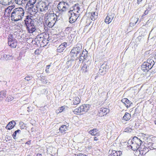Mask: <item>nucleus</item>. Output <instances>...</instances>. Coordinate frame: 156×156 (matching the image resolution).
Masks as SVG:
<instances>
[{
	"label": "nucleus",
	"instance_id": "nucleus-25",
	"mask_svg": "<svg viewBox=\"0 0 156 156\" xmlns=\"http://www.w3.org/2000/svg\"><path fill=\"white\" fill-rule=\"evenodd\" d=\"M59 129L61 133L64 134L67 129L66 126L65 125H62L61 126Z\"/></svg>",
	"mask_w": 156,
	"mask_h": 156
},
{
	"label": "nucleus",
	"instance_id": "nucleus-30",
	"mask_svg": "<svg viewBox=\"0 0 156 156\" xmlns=\"http://www.w3.org/2000/svg\"><path fill=\"white\" fill-rule=\"evenodd\" d=\"M85 51H84V50H82V52L80 53V55L83 57L84 58H86L87 57V51L85 50Z\"/></svg>",
	"mask_w": 156,
	"mask_h": 156
},
{
	"label": "nucleus",
	"instance_id": "nucleus-10",
	"mask_svg": "<svg viewBox=\"0 0 156 156\" xmlns=\"http://www.w3.org/2000/svg\"><path fill=\"white\" fill-rule=\"evenodd\" d=\"M109 110L105 108H101L98 111V115L99 116H102L106 115L109 112Z\"/></svg>",
	"mask_w": 156,
	"mask_h": 156
},
{
	"label": "nucleus",
	"instance_id": "nucleus-42",
	"mask_svg": "<svg viewBox=\"0 0 156 156\" xmlns=\"http://www.w3.org/2000/svg\"><path fill=\"white\" fill-rule=\"evenodd\" d=\"M76 58L75 59V60L76 61L77 60L79 59V61H81L83 59H86V58H83V57H82L81 56H80L79 55V57H77H77H76Z\"/></svg>",
	"mask_w": 156,
	"mask_h": 156
},
{
	"label": "nucleus",
	"instance_id": "nucleus-44",
	"mask_svg": "<svg viewBox=\"0 0 156 156\" xmlns=\"http://www.w3.org/2000/svg\"><path fill=\"white\" fill-rule=\"evenodd\" d=\"M150 145V146H148V147L150 150H153L155 149V147L151 146V145Z\"/></svg>",
	"mask_w": 156,
	"mask_h": 156
},
{
	"label": "nucleus",
	"instance_id": "nucleus-24",
	"mask_svg": "<svg viewBox=\"0 0 156 156\" xmlns=\"http://www.w3.org/2000/svg\"><path fill=\"white\" fill-rule=\"evenodd\" d=\"M73 112L74 114L77 115H80V114H83V113H82V109H81V106L80 107L74 109Z\"/></svg>",
	"mask_w": 156,
	"mask_h": 156
},
{
	"label": "nucleus",
	"instance_id": "nucleus-48",
	"mask_svg": "<svg viewBox=\"0 0 156 156\" xmlns=\"http://www.w3.org/2000/svg\"><path fill=\"white\" fill-rule=\"evenodd\" d=\"M154 143H152V144L150 143V144H149L148 145H151V146L154 147Z\"/></svg>",
	"mask_w": 156,
	"mask_h": 156
},
{
	"label": "nucleus",
	"instance_id": "nucleus-45",
	"mask_svg": "<svg viewBox=\"0 0 156 156\" xmlns=\"http://www.w3.org/2000/svg\"><path fill=\"white\" fill-rule=\"evenodd\" d=\"M64 108L63 107H62L60 108V109H58L59 111V112H62Z\"/></svg>",
	"mask_w": 156,
	"mask_h": 156
},
{
	"label": "nucleus",
	"instance_id": "nucleus-18",
	"mask_svg": "<svg viewBox=\"0 0 156 156\" xmlns=\"http://www.w3.org/2000/svg\"><path fill=\"white\" fill-rule=\"evenodd\" d=\"M13 57L12 55H3L1 57L0 60H8L12 59H13Z\"/></svg>",
	"mask_w": 156,
	"mask_h": 156
},
{
	"label": "nucleus",
	"instance_id": "nucleus-3",
	"mask_svg": "<svg viewBox=\"0 0 156 156\" xmlns=\"http://www.w3.org/2000/svg\"><path fill=\"white\" fill-rule=\"evenodd\" d=\"M82 46L80 44H76L75 46L73 48L70 52V55L71 58L70 61L67 62V64L71 61H74V58L78 56V55L82 52Z\"/></svg>",
	"mask_w": 156,
	"mask_h": 156
},
{
	"label": "nucleus",
	"instance_id": "nucleus-40",
	"mask_svg": "<svg viewBox=\"0 0 156 156\" xmlns=\"http://www.w3.org/2000/svg\"><path fill=\"white\" fill-rule=\"evenodd\" d=\"M147 62H149V64H150L151 65L152 68L154 64V61L152 59H150V60H148L147 61Z\"/></svg>",
	"mask_w": 156,
	"mask_h": 156
},
{
	"label": "nucleus",
	"instance_id": "nucleus-47",
	"mask_svg": "<svg viewBox=\"0 0 156 156\" xmlns=\"http://www.w3.org/2000/svg\"><path fill=\"white\" fill-rule=\"evenodd\" d=\"M35 130V129L33 127L31 128V132H33Z\"/></svg>",
	"mask_w": 156,
	"mask_h": 156
},
{
	"label": "nucleus",
	"instance_id": "nucleus-14",
	"mask_svg": "<svg viewBox=\"0 0 156 156\" xmlns=\"http://www.w3.org/2000/svg\"><path fill=\"white\" fill-rule=\"evenodd\" d=\"M80 8L78 4H75L70 9L69 11L72 12H73L75 13H79V11H80Z\"/></svg>",
	"mask_w": 156,
	"mask_h": 156
},
{
	"label": "nucleus",
	"instance_id": "nucleus-39",
	"mask_svg": "<svg viewBox=\"0 0 156 156\" xmlns=\"http://www.w3.org/2000/svg\"><path fill=\"white\" fill-rule=\"evenodd\" d=\"M13 98L11 96H9L7 97L6 99V101H10L13 99Z\"/></svg>",
	"mask_w": 156,
	"mask_h": 156
},
{
	"label": "nucleus",
	"instance_id": "nucleus-51",
	"mask_svg": "<svg viewBox=\"0 0 156 156\" xmlns=\"http://www.w3.org/2000/svg\"><path fill=\"white\" fill-rule=\"evenodd\" d=\"M36 156H42V154H37Z\"/></svg>",
	"mask_w": 156,
	"mask_h": 156
},
{
	"label": "nucleus",
	"instance_id": "nucleus-46",
	"mask_svg": "<svg viewBox=\"0 0 156 156\" xmlns=\"http://www.w3.org/2000/svg\"><path fill=\"white\" fill-rule=\"evenodd\" d=\"M142 0H137V3L139 4L140 2H141Z\"/></svg>",
	"mask_w": 156,
	"mask_h": 156
},
{
	"label": "nucleus",
	"instance_id": "nucleus-19",
	"mask_svg": "<svg viewBox=\"0 0 156 156\" xmlns=\"http://www.w3.org/2000/svg\"><path fill=\"white\" fill-rule=\"evenodd\" d=\"M139 18L138 17H133L131 20V22L129 24L130 26H132L135 25L138 21Z\"/></svg>",
	"mask_w": 156,
	"mask_h": 156
},
{
	"label": "nucleus",
	"instance_id": "nucleus-32",
	"mask_svg": "<svg viewBox=\"0 0 156 156\" xmlns=\"http://www.w3.org/2000/svg\"><path fill=\"white\" fill-rule=\"evenodd\" d=\"M131 118V115L128 113L126 112L123 117V119L125 121L129 120Z\"/></svg>",
	"mask_w": 156,
	"mask_h": 156
},
{
	"label": "nucleus",
	"instance_id": "nucleus-28",
	"mask_svg": "<svg viewBox=\"0 0 156 156\" xmlns=\"http://www.w3.org/2000/svg\"><path fill=\"white\" fill-rule=\"evenodd\" d=\"M113 16H107L105 19V22L107 24H109L112 20Z\"/></svg>",
	"mask_w": 156,
	"mask_h": 156
},
{
	"label": "nucleus",
	"instance_id": "nucleus-54",
	"mask_svg": "<svg viewBox=\"0 0 156 156\" xmlns=\"http://www.w3.org/2000/svg\"><path fill=\"white\" fill-rule=\"evenodd\" d=\"M45 71H46V72L47 73L48 72V71H49L48 69H46Z\"/></svg>",
	"mask_w": 156,
	"mask_h": 156
},
{
	"label": "nucleus",
	"instance_id": "nucleus-53",
	"mask_svg": "<svg viewBox=\"0 0 156 156\" xmlns=\"http://www.w3.org/2000/svg\"><path fill=\"white\" fill-rule=\"evenodd\" d=\"M27 108V111L28 112H29L30 110V107H28Z\"/></svg>",
	"mask_w": 156,
	"mask_h": 156
},
{
	"label": "nucleus",
	"instance_id": "nucleus-43",
	"mask_svg": "<svg viewBox=\"0 0 156 156\" xmlns=\"http://www.w3.org/2000/svg\"><path fill=\"white\" fill-rule=\"evenodd\" d=\"M148 11L147 10H146L145 11L144 13L142 15V17L148 14Z\"/></svg>",
	"mask_w": 156,
	"mask_h": 156
},
{
	"label": "nucleus",
	"instance_id": "nucleus-20",
	"mask_svg": "<svg viewBox=\"0 0 156 156\" xmlns=\"http://www.w3.org/2000/svg\"><path fill=\"white\" fill-rule=\"evenodd\" d=\"M122 154L120 151H112L111 154L109 155V156H120Z\"/></svg>",
	"mask_w": 156,
	"mask_h": 156
},
{
	"label": "nucleus",
	"instance_id": "nucleus-27",
	"mask_svg": "<svg viewBox=\"0 0 156 156\" xmlns=\"http://www.w3.org/2000/svg\"><path fill=\"white\" fill-rule=\"evenodd\" d=\"M12 0H0V2L4 5L10 4L12 2Z\"/></svg>",
	"mask_w": 156,
	"mask_h": 156
},
{
	"label": "nucleus",
	"instance_id": "nucleus-1",
	"mask_svg": "<svg viewBox=\"0 0 156 156\" xmlns=\"http://www.w3.org/2000/svg\"><path fill=\"white\" fill-rule=\"evenodd\" d=\"M24 14V11L21 8H16L14 9L11 14V17L12 21H17L21 20Z\"/></svg>",
	"mask_w": 156,
	"mask_h": 156
},
{
	"label": "nucleus",
	"instance_id": "nucleus-55",
	"mask_svg": "<svg viewBox=\"0 0 156 156\" xmlns=\"http://www.w3.org/2000/svg\"><path fill=\"white\" fill-rule=\"evenodd\" d=\"M43 82H45L46 83L47 82H46V80L45 82L44 81H43Z\"/></svg>",
	"mask_w": 156,
	"mask_h": 156
},
{
	"label": "nucleus",
	"instance_id": "nucleus-12",
	"mask_svg": "<svg viewBox=\"0 0 156 156\" xmlns=\"http://www.w3.org/2000/svg\"><path fill=\"white\" fill-rule=\"evenodd\" d=\"M121 101L123 103L125 106L128 108H129L132 104V103L131 101H129L128 99L126 98H124L121 100Z\"/></svg>",
	"mask_w": 156,
	"mask_h": 156
},
{
	"label": "nucleus",
	"instance_id": "nucleus-15",
	"mask_svg": "<svg viewBox=\"0 0 156 156\" xmlns=\"http://www.w3.org/2000/svg\"><path fill=\"white\" fill-rule=\"evenodd\" d=\"M16 123L14 121H12L9 122L5 127L7 129L10 130L13 128L16 125Z\"/></svg>",
	"mask_w": 156,
	"mask_h": 156
},
{
	"label": "nucleus",
	"instance_id": "nucleus-17",
	"mask_svg": "<svg viewBox=\"0 0 156 156\" xmlns=\"http://www.w3.org/2000/svg\"><path fill=\"white\" fill-rule=\"evenodd\" d=\"M27 2L26 7L28 8L34 6V5L36 2V0H28Z\"/></svg>",
	"mask_w": 156,
	"mask_h": 156
},
{
	"label": "nucleus",
	"instance_id": "nucleus-2",
	"mask_svg": "<svg viewBox=\"0 0 156 156\" xmlns=\"http://www.w3.org/2000/svg\"><path fill=\"white\" fill-rule=\"evenodd\" d=\"M32 17L31 16H27L24 20L26 29L30 33H32L36 30V26L34 24V21L31 18Z\"/></svg>",
	"mask_w": 156,
	"mask_h": 156
},
{
	"label": "nucleus",
	"instance_id": "nucleus-35",
	"mask_svg": "<svg viewBox=\"0 0 156 156\" xmlns=\"http://www.w3.org/2000/svg\"><path fill=\"white\" fill-rule=\"evenodd\" d=\"M140 150H143V151L146 154L148 152L149 150H148V148H147V147H146L144 146H140Z\"/></svg>",
	"mask_w": 156,
	"mask_h": 156
},
{
	"label": "nucleus",
	"instance_id": "nucleus-33",
	"mask_svg": "<svg viewBox=\"0 0 156 156\" xmlns=\"http://www.w3.org/2000/svg\"><path fill=\"white\" fill-rule=\"evenodd\" d=\"M98 129H94L91 130L89 131V133L92 135L95 136L97 135Z\"/></svg>",
	"mask_w": 156,
	"mask_h": 156
},
{
	"label": "nucleus",
	"instance_id": "nucleus-60",
	"mask_svg": "<svg viewBox=\"0 0 156 156\" xmlns=\"http://www.w3.org/2000/svg\"><path fill=\"white\" fill-rule=\"evenodd\" d=\"M27 156H31V155H28Z\"/></svg>",
	"mask_w": 156,
	"mask_h": 156
},
{
	"label": "nucleus",
	"instance_id": "nucleus-56",
	"mask_svg": "<svg viewBox=\"0 0 156 156\" xmlns=\"http://www.w3.org/2000/svg\"><path fill=\"white\" fill-rule=\"evenodd\" d=\"M156 125V119L154 121Z\"/></svg>",
	"mask_w": 156,
	"mask_h": 156
},
{
	"label": "nucleus",
	"instance_id": "nucleus-6",
	"mask_svg": "<svg viewBox=\"0 0 156 156\" xmlns=\"http://www.w3.org/2000/svg\"><path fill=\"white\" fill-rule=\"evenodd\" d=\"M8 44L12 48H15L17 46V41L12 35H10L8 38Z\"/></svg>",
	"mask_w": 156,
	"mask_h": 156
},
{
	"label": "nucleus",
	"instance_id": "nucleus-58",
	"mask_svg": "<svg viewBox=\"0 0 156 156\" xmlns=\"http://www.w3.org/2000/svg\"><path fill=\"white\" fill-rule=\"evenodd\" d=\"M127 129H125V132H127Z\"/></svg>",
	"mask_w": 156,
	"mask_h": 156
},
{
	"label": "nucleus",
	"instance_id": "nucleus-52",
	"mask_svg": "<svg viewBox=\"0 0 156 156\" xmlns=\"http://www.w3.org/2000/svg\"><path fill=\"white\" fill-rule=\"evenodd\" d=\"M94 140H95V141H97V140H98V139L96 137H94Z\"/></svg>",
	"mask_w": 156,
	"mask_h": 156
},
{
	"label": "nucleus",
	"instance_id": "nucleus-57",
	"mask_svg": "<svg viewBox=\"0 0 156 156\" xmlns=\"http://www.w3.org/2000/svg\"><path fill=\"white\" fill-rule=\"evenodd\" d=\"M129 130H128V131H129V130H132V129H131V128H129Z\"/></svg>",
	"mask_w": 156,
	"mask_h": 156
},
{
	"label": "nucleus",
	"instance_id": "nucleus-41",
	"mask_svg": "<svg viewBox=\"0 0 156 156\" xmlns=\"http://www.w3.org/2000/svg\"><path fill=\"white\" fill-rule=\"evenodd\" d=\"M139 151L140 152V154L138 155L139 156H142V155L145 154L146 153L143 151V150H140Z\"/></svg>",
	"mask_w": 156,
	"mask_h": 156
},
{
	"label": "nucleus",
	"instance_id": "nucleus-61",
	"mask_svg": "<svg viewBox=\"0 0 156 156\" xmlns=\"http://www.w3.org/2000/svg\"><path fill=\"white\" fill-rule=\"evenodd\" d=\"M128 144H129V142H128Z\"/></svg>",
	"mask_w": 156,
	"mask_h": 156
},
{
	"label": "nucleus",
	"instance_id": "nucleus-29",
	"mask_svg": "<svg viewBox=\"0 0 156 156\" xmlns=\"http://www.w3.org/2000/svg\"><path fill=\"white\" fill-rule=\"evenodd\" d=\"M98 13L95 12L90 13V18L92 20H94L98 17Z\"/></svg>",
	"mask_w": 156,
	"mask_h": 156
},
{
	"label": "nucleus",
	"instance_id": "nucleus-13",
	"mask_svg": "<svg viewBox=\"0 0 156 156\" xmlns=\"http://www.w3.org/2000/svg\"><path fill=\"white\" fill-rule=\"evenodd\" d=\"M27 10L30 12V14L32 15L35 14L37 11V8L36 6L28 8Z\"/></svg>",
	"mask_w": 156,
	"mask_h": 156
},
{
	"label": "nucleus",
	"instance_id": "nucleus-38",
	"mask_svg": "<svg viewBox=\"0 0 156 156\" xmlns=\"http://www.w3.org/2000/svg\"><path fill=\"white\" fill-rule=\"evenodd\" d=\"M33 77L31 76H27L25 77L24 80L27 81H29L32 80Z\"/></svg>",
	"mask_w": 156,
	"mask_h": 156
},
{
	"label": "nucleus",
	"instance_id": "nucleus-23",
	"mask_svg": "<svg viewBox=\"0 0 156 156\" xmlns=\"http://www.w3.org/2000/svg\"><path fill=\"white\" fill-rule=\"evenodd\" d=\"M47 20L48 21H51L55 22V17L57 16L55 14H51L49 15L48 16Z\"/></svg>",
	"mask_w": 156,
	"mask_h": 156
},
{
	"label": "nucleus",
	"instance_id": "nucleus-50",
	"mask_svg": "<svg viewBox=\"0 0 156 156\" xmlns=\"http://www.w3.org/2000/svg\"><path fill=\"white\" fill-rule=\"evenodd\" d=\"M50 66V65H48L47 66L46 69H49Z\"/></svg>",
	"mask_w": 156,
	"mask_h": 156
},
{
	"label": "nucleus",
	"instance_id": "nucleus-31",
	"mask_svg": "<svg viewBox=\"0 0 156 156\" xmlns=\"http://www.w3.org/2000/svg\"><path fill=\"white\" fill-rule=\"evenodd\" d=\"M88 66L86 64H84L81 68V71L83 73H86L88 70Z\"/></svg>",
	"mask_w": 156,
	"mask_h": 156
},
{
	"label": "nucleus",
	"instance_id": "nucleus-16",
	"mask_svg": "<svg viewBox=\"0 0 156 156\" xmlns=\"http://www.w3.org/2000/svg\"><path fill=\"white\" fill-rule=\"evenodd\" d=\"M81 109L82 113L86 112L89 110L90 108V105H84L81 106Z\"/></svg>",
	"mask_w": 156,
	"mask_h": 156
},
{
	"label": "nucleus",
	"instance_id": "nucleus-7",
	"mask_svg": "<svg viewBox=\"0 0 156 156\" xmlns=\"http://www.w3.org/2000/svg\"><path fill=\"white\" fill-rule=\"evenodd\" d=\"M68 4L64 2H60L57 5V8L60 11L63 12L66 11Z\"/></svg>",
	"mask_w": 156,
	"mask_h": 156
},
{
	"label": "nucleus",
	"instance_id": "nucleus-59",
	"mask_svg": "<svg viewBox=\"0 0 156 156\" xmlns=\"http://www.w3.org/2000/svg\"><path fill=\"white\" fill-rule=\"evenodd\" d=\"M137 109L136 108L135 109V112L136 111Z\"/></svg>",
	"mask_w": 156,
	"mask_h": 156
},
{
	"label": "nucleus",
	"instance_id": "nucleus-5",
	"mask_svg": "<svg viewBox=\"0 0 156 156\" xmlns=\"http://www.w3.org/2000/svg\"><path fill=\"white\" fill-rule=\"evenodd\" d=\"M40 11L41 12L46 11L49 8V3L47 0H44L38 2Z\"/></svg>",
	"mask_w": 156,
	"mask_h": 156
},
{
	"label": "nucleus",
	"instance_id": "nucleus-22",
	"mask_svg": "<svg viewBox=\"0 0 156 156\" xmlns=\"http://www.w3.org/2000/svg\"><path fill=\"white\" fill-rule=\"evenodd\" d=\"M6 91L2 90L0 92V101L3 100L6 96Z\"/></svg>",
	"mask_w": 156,
	"mask_h": 156
},
{
	"label": "nucleus",
	"instance_id": "nucleus-21",
	"mask_svg": "<svg viewBox=\"0 0 156 156\" xmlns=\"http://www.w3.org/2000/svg\"><path fill=\"white\" fill-rule=\"evenodd\" d=\"M106 71V68L102 65L101 66L98 73L101 75H103L105 74Z\"/></svg>",
	"mask_w": 156,
	"mask_h": 156
},
{
	"label": "nucleus",
	"instance_id": "nucleus-34",
	"mask_svg": "<svg viewBox=\"0 0 156 156\" xmlns=\"http://www.w3.org/2000/svg\"><path fill=\"white\" fill-rule=\"evenodd\" d=\"M28 0H14L16 3L19 5L26 3Z\"/></svg>",
	"mask_w": 156,
	"mask_h": 156
},
{
	"label": "nucleus",
	"instance_id": "nucleus-36",
	"mask_svg": "<svg viewBox=\"0 0 156 156\" xmlns=\"http://www.w3.org/2000/svg\"><path fill=\"white\" fill-rule=\"evenodd\" d=\"M55 22H54V21H49L48 23L47 26L51 28L54 26Z\"/></svg>",
	"mask_w": 156,
	"mask_h": 156
},
{
	"label": "nucleus",
	"instance_id": "nucleus-8",
	"mask_svg": "<svg viewBox=\"0 0 156 156\" xmlns=\"http://www.w3.org/2000/svg\"><path fill=\"white\" fill-rule=\"evenodd\" d=\"M68 12L69 15L70 16L69 18V22L71 23H72L76 20L78 14L73 12H70V11H69Z\"/></svg>",
	"mask_w": 156,
	"mask_h": 156
},
{
	"label": "nucleus",
	"instance_id": "nucleus-26",
	"mask_svg": "<svg viewBox=\"0 0 156 156\" xmlns=\"http://www.w3.org/2000/svg\"><path fill=\"white\" fill-rule=\"evenodd\" d=\"M80 102V100L78 97H75L74 98L72 103L73 105H77L79 104Z\"/></svg>",
	"mask_w": 156,
	"mask_h": 156
},
{
	"label": "nucleus",
	"instance_id": "nucleus-4",
	"mask_svg": "<svg viewBox=\"0 0 156 156\" xmlns=\"http://www.w3.org/2000/svg\"><path fill=\"white\" fill-rule=\"evenodd\" d=\"M131 144L130 145V148L134 151L140 149L142 143V140L136 136H134L130 141Z\"/></svg>",
	"mask_w": 156,
	"mask_h": 156
},
{
	"label": "nucleus",
	"instance_id": "nucleus-11",
	"mask_svg": "<svg viewBox=\"0 0 156 156\" xmlns=\"http://www.w3.org/2000/svg\"><path fill=\"white\" fill-rule=\"evenodd\" d=\"M67 46V43L66 42H64L59 46L57 49V50L58 52H62Z\"/></svg>",
	"mask_w": 156,
	"mask_h": 156
},
{
	"label": "nucleus",
	"instance_id": "nucleus-9",
	"mask_svg": "<svg viewBox=\"0 0 156 156\" xmlns=\"http://www.w3.org/2000/svg\"><path fill=\"white\" fill-rule=\"evenodd\" d=\"M152 68V66L148 62H144L141 65V69L144 72H148Z\"/></svg>",
	"mask_w": 156,
	"mask_h": 156
},
{
	"label": "nucleus",
	"instance_id": "nucleus-49",
	"mask_svg": "<svg viewBox=\"0 0 156 156\" xmlns=\"http://www.w3.org/2000/svg\"><path fill=\"white\" fill-rule=\"evenodd\" d=\"M31 143L30 141H28L26 143V144H30Z\"/></svg>",
	"mask_w": 156,
	"mask_h": 156
},
{
	"label": "nucleus",
	"instance_id": "nucleus-37",
	"mask_svg": "<svg viewBox=\"0 0 156 156\" xmlns=\"http://www.w3.org/2000/svg\"><path fill=\"white\" fill-rule=\"evenodd\" d=\"M21 132V130L20 129H18L17 130L15 131L12 134V137L14 139H16V135L18 133H20Z\"/></svg>",
	"mask_w": 156,
	"mask_h": 156
}]
</instances>
